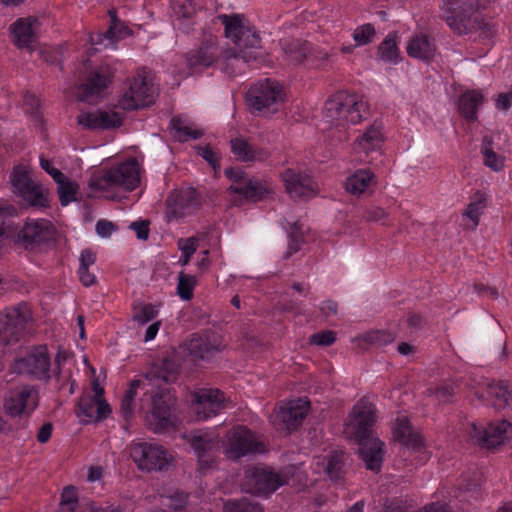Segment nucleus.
Wrapping results in <instances>:
<instances>
[{
	"instance_id": "obj_1",
	"label": "nucleus",
	"mask_w": 512,
	"mask_h": 512,
	"mask_svg": "<svg viewBox=\"0 0 512 512\" xmlns=\"http://www.w3.org/2000/svg\"><path fill=\"white\" fill-rule=\"evenodd\" d=\"M219 20L224 25L225 36L234 46L222 50L216 37L210 36L205 39L198 48L186 55L187 66L193 72L220 64L222 69L234 74L241 72L244 65L262 60L261 38L244 23L243 16L220 15Z\"/></svg>"
},
{
	"instance_id": "obj_2",
	"label": "nucleus",
	"mask_w": 512,
	"mask_h": 512,
	"mask_svg": "<svg viewBox=\"0 0 512 512\" xmlns=\"http://www.w3.org/2000/svg\"><path fill=\"white\" fill-rule=\"evenodd\" d=\"M180 363L177 355L165 358L161 364L154 365L141 378L130 383L125 392L120 406V412L124 419L128 420L133 415V401L137 390L143 391L140 399V408L149 407L150 413L146 416L147 426L155 433H163L176 426L175 415L176 398L170 390L161 386L160 382L173 383L177 380Z\"/></svg>"
},
{
	"instance_id": "obj_3",
	"label": "nucleus",
	"mask_w": 512,
	"mask_h": 512,
	"mask_svg": "<svg viewBox=\"0 0 512 512\" xmlns=\"http://www.w3.org/2000/svg\"><path fill=\"white\" fill-rule=\"evenodd\" d=\"M375 421V406L364 397L354 405L345 424V431L357 441L358 453L365 467L379 472L383 462L384 442L373 436Z\"/></svg>"
},
{
	"instance_id": "obj_4",
	"label": "nucleus",
	"mask_w": 512,
	"mask_h": 512,
	"mask_svg": "<svg viewBox=\"0 0 512 512\" xmlns=\"http://www.w3.org/2000/svg\"><path fill=\"white\" fill-rule=\"evenodd\" d=\"M15 212L12 205L0 206V240L10 239L28 249L53 239L54 227L51 222L45 219L30 220L18 229L12 219Z\"/></svg>"
},
{
	"instance_id": "obj_5",
	"label": "nucleus",
	"mask_w": 512,
	"mask_h": 512,
	"mask_svg": "<svg viewBox=\"0 0 512 512\" xmlns=\"http://www.w3.org/2000/svg\"><path fill=\"white\" fill-rule=\"evenodd\" d=\"M443 18L458 35L480 30V36L489 39L493 36L489 23L475 14L479 0H442Z\"/></svg>"
},
{
	"instance_id": "obj_6",
	"label": "nucleus",
	"mask_w": 512,
	"mask_h": 512,
	"mask_svg": "<svg viewBox=\"0 0 512 512\" xmlns=\"http://www.w3.org/2000/svg\"><path fill=\"white\" fill-rule=\"evenodd\" d=\"M33 328L27 303L20 302L0 312V347H11L25 340Z\"/></svg>"
},
{
	"instance_id": "obj_7",
	"label": "nucleus",
	"mask_w": 512,
	"mask_h": 512,
	"mask_svg": "<svg viewBox=\"0 0 512 512\" xmlns=\"http://www.w3.org/2000/svg\"><path fill=\"white\" fill-rule=\"evenodd\" d=\"M365 107L356 95L339 91L326 100L324 118L330 125L344 128L349 123H359L364 117Z\"/></svg>"
},
{
	"instance_id": "obj_8",
	"label": "nucleus",
	"mask_w": 512,
	"mask_h": 512,
	"mask_svg": "<svg viewBox=\"0 0 512 512\" xmlns=\"http://www.w3.org/2000/svg\"><path fill=\"white\" fill-rule=\"evenodd\" d=\"M13 192L29 207L45 209L49 207V190L33 179L28 167L17 165L10 176Z\"/></svg>"
},
{
	"instance_id": "obj_9",
	"label": "nucleus",
	"mask_w": 512,
	"mask_h": 512,
	"mask_svg": "<svg viewBox=\"0 0 512 512\" xmlns=\"http://www.w3.org/2000/svg\"><path fill=\"white\" fill-rule=\"evenodd\" d=\"M284 101L282 86L274 80L264 79L253 84L246 94V102L253 113L270 116Z\"/></svg>"
},
{
	"instance_id": "obj_10",
	"label": "nucleus",
	"mask_w": 512,
	"mask_h": 512,
	"mask_svg": "<svg viewBox=\"0 0 512 512\" xmlns=\"http://www.w3.org/2000/svg\"><path fill=\"white\" fill-rule=\"evenodd\" d=\"M140 183L139 166L136 159H130L102 174L94 175L89 180L90 188L106 190L112 187H122L125 190H134Z\"/></svg>"
},
{
	"instance_id": "obj_11",
	"label": "nucleus",
	"mask_w": 512,
	"mask_h": 512,
	"mask_svg": "<svg viewBox=\"0 0 512 512\" xmlns=\"http://www.w3.org/2000/svg\"><path fill=\"white\" fill-rule=\"evenodd\" d=\"M156 94L150 72L142 69L133 77L129 91L119 100V106L123 110L147 107L155 102Z\"/></svg>"
},
{
	"instance_id": "obj_12",
	"label": "nucleus",
	"mask_w": 512,
	"mask_h": 512,
	"mask_svg": "<svg viewBox=\"0 0 512 512\" xmlns=\"http://www.w3.org/2000/svg\"><path fill=\"white\" fill-rule=\"evenodd\" d=\"M285 484V479L269 468L249 467L245 470L242 490L258 496H267Z\"/></svg>"
},
{
	"instance_id": "obj_13",
	"label": "nucleus",
	"mask_w": 512,
	"mask_h": 512,
	"mask_svg": "<svg viewBox=\"0 0 512 512\" xmlns=\"http://www.w3.org/2000/svg\"><path fill=\"white\" fill-rule=\"evenodd\" d=\"M130 457L142 471H162L170 463L168 452L160 445L147 442L133 443L129 447Z\"/></svg>"
},
{
	"instance_id": "obj_14",
	"label": "nucleus",
	"mask_w": 512,
	"mask_h": 512,
	"mask_svg": "<svg viewBox=\"0 0 512 512\" xmlns=\"http://www.w3.org/2000/svg\"><path fill=\"white\" fill-rule=\"evenodd\" d=\"M11 370L38 380L50 379V357L46 346L32 347L24 357L16 358Z\"/></svg>"
},
{
	"instance_id": "obj_15",
	"label": "nucleus",
	"mask_w": 512,
	"mask_h": 512,
	"mask_svg": "<svg viewBox=\"0 0 512 512\" xmlns=\"http://www.w3.org/2000/svg\"><path fill=\"white\" fill-rule=\"evenodd\" d=\"M227 444V454L233 459L264 451L263 443L244 426L234 427L227 433Z\"/></svg>"
},
{
	"instance_id": "obj_16",
	"label": "nucleus",
	"mask_w": 512,
	"mask_h": 512,
	"mask_svg": "<svg viewBox=\"0 0 512 512\" xmlns=\"http://www.w3.org/2000/svg\"><path fill=\"white\" fill-rule=\"evenodd\" d=\"M38 391L33 386H19L11 390L5 398L4 408L12 417L30 415L38 406Z\"/></svg>"
},
{
	"instance_id": "obj_17",
	"label": "nucleus",
	"mask_w": 512,
	"mask_h": 512,
	"mask_svg": "<svg viewBox=\"0 0 512 512\" xmlns=\"http://www.w3.org/2000/svg\"><path fill=\"white\" fill-rule=\"evenodd\" d=\"M227 406L225 394L219 389H203L193 398V411L198 421L216 416Z\"/></svg>"
},
{
	"instance_id": "obj_18",
	"label": "nucleus",
	"mask_w": 512,
	"mask_h": 512,
	"mask_svg": "<svg viewBox=\"0 0 512 512\" xmlns=\"http://www.w3.org/2000/svg\"><path fill=\"white\" fill-rule=\"evenodd\" d=\"M225 348L223 339L220 335L213 332H204L193 334L191 339L184 345V350L188 351L196 359L210 360L216 354L222 352Z\"/></svg>"
},
{
	"instance_id": "obj_19",
	"label": "nucleus",
	"mask_w": 512,
	"mask_h": 512,
	"mask_svg": "<svg viewBox=\"0 0 512 512\" xmlns=\"http://www.w3.org/2000/svg\"><path fill=\"white\" fill-rule=\"evenodd\" d=\"M200 204L196 189L174 191L166 199V216L169 220L185 217L197 210Z\"/></svg>"
},
{
	"instance_id": "obj_20",
	"label": "nucleus",
	"mask_w": 512,
	"mask_h": 512,
	"mask_svg": "<svg viewBox=\"0 0 512 512\" xmlns=\"http://www.w3.org/2000/svg\"><path fill=\"white\" fill-rule=\"evenodd\" d=\"M308 402L299 398L290 401L272 416V422L278 430L291 432L296 430L308 414Z\"/></svg>"
},
{
	"instance_id": "obj_21",
	"label": "nucleus",
	"mask_w": 512,
	"mask_h": 512,
	"mask_svg": "<svg viewBox=\"0 0 512 512\" xmlns=\"http://www.w3.org/2000/svg\"><path fill=\"white\" fill-rule=\"evenodd\" d=\"M202 468H208L214 459L215 452L219 449L218 436L209 432L193 431L184 435Z\"/></svg>"
},
{
	"instance_id": "obj_22",
	"label": "nucleus",
	"mask_w": 512,
	"mask_h": 512,
	"mask_svg": "<svg viewBox=\"0 0 512 512\" xmlns=\"http://www.w3.org/2000/svg\"><path fill=\"white\" fill-rule=\"evenodd\" d=\"M286 191L293 199L308 200L317 194L316 182L307 174L294 169H286L282 173Z\"/></svg>"
},
{
	"instance_id": "obj_23",
	"label": "nucleus",
	"mask_w": 512,
	"mask_h": 512,
	"mask_svg": "<svg viewBox=\"0 0 512 512\" xmlns=\"http://www.w3.org/2000/svg\"><path fill=\"white\" fill-rule=\"evenodd\" d=\"M472 429V437L487 448L498 446L512 437V423L505 419L490 422L484 430L478 429L473 424Z\"/></svg>"
},
{
	"instance_id": "obj_24",
	"label": "nucleus",
	"mask_w": 512,
	"mask_h": 512,
	"mask_svg": "<svg viewBox=\"0 0 512 512\" xmlns=\"http://www.w3.org/2000/svg\"><path fill=\"white\" fill-rule=\"evenodd\" d=\"M483 391L476 393L479 398H486L494 409L500 411L506 408L512 401V382L506 380L484 379L481 383Z\"/></svg>"
},
{
	"instance_id": "obj_25",
	"label": "nucleus",
	"mask_w": 512,
	"mask_h": 512,
	"mask_svg": "<svg viewBox=\"0 0 512 512\" xmlns=\"http://www.w3.org/2000/svg\"><path fill=\"white\" fill-rule=\"evenodd\" d=\"M111 71L108 66L91 70L86 81L79 85V100L91 103L107 88L110 83Z\"/></svg>"
},
{
	"instance_id": "obj_26",
	"label": "nucleus",
	"mask_w": 512,
	"mask_h": 512,
	"mask_svg": "<svg viewBox=\"0 0 512 512\" xmlns=\"http://www.w3.org/2000/svg\"><path fill=\"white\" fill-rule=\"evenodd\" d=\"M122 121V116L115 111L83 112L77 117L78 124L89 130L117 128L122 125Z\"/></svg>"
},
{
	"instance_id": "obj_27",
	"label": "nucleus",
	"mask_w": 512,
	"mask_h": 512,
	"mask_svg": "<svg viewBox=\"0 0 512 512\" xmlns=\"http://www.w3.org/2000/svg\"><path fill=\"white\" fill-rule=\"evenodd\" d=\"M75 412L83 423L98 422L109 416L111 407L88 394L79 399Z\"/></svg>"
},
{
	"instance_id": "obj_28",
	"label": "nucleus",
	"mask_w": 512,
	"mask_h": 512,
	"mask_svg": "<svg viewBox=\"0 0 512 512\" xmlns=\"http://www.w3.org/2000/svg\"><path fill=\"white\" fill-rule=\"evenodd\" d=\"M283 51L287 60L293 65H299L303 63L308 55L321 60H326L328 58L327 53L313 50L307 41L300 39H292L286 41L283 45Z\"/></svg>"
},
{
	"instance_id": "obj_29",
	"label": "nucleus",
	"mask_w": 512,
	"mask_h": 512,
	"mask_svg": "<svg viewBox=\"0 0 512 512\" xmlns=\"http://www.w3.org/2000/svg\"><path fill=\"white\" fill-rule=\"evenodd\" d=\"M38 23L34 18H20L11 26L14 42L19 48L31 49L36 42L35 25Z\"/></svg>"
},
{
	"instance_id": "obj_30",
	"label": "nucleus",
	"mask_w": 512,
	"mask_h": 512,
	"mask_svg": "<svg viewBox=\"0 0 512 512\" xmlns=\"http://www.w3.org/2000/svg\"><path fill=\"white\" fill-rule=\"evenodd\" d=\"M394 437L408 449H412L415 452H421L423 450L422 436L413 430L410 422L406 418L397 419Z\"/></svg>"
},
{
	"instance_id": "obj_31",
	"label": "nucleus",
	"mask_w": 512,
	"mask_h": 512,
	"mask_svg": "<svg viewBox=\"0 0 512 512\" xmlns=\"http://www.w3.org/2000/svg\"><path fill=\"white\" fill-rule=\"evenodd\" d=\"M231 151L234 156L243 162H253L267 158V152L254 147L243 137H236L230 140Z\"/></svg>"
},
{
	"instance_id": "obj_32",
	"label": "nucleus",
	"mask_w": 512,
	"mask_h": 512,
	"mask_svg": "<svg viewBox=\"0 0 512 512\" xmlns=\"http://www.w3.org/2000/svg\"><path fill=\"white\" fill-rule=\"evenodd\" d=\"M229 191L244 196L246 200L257 202L262 200L270 190L264 184L254 177L240 184H232Z\"/></svg>"
},
{
	"instance_id": "obj_33",
	"label": "nucleus",
	"mask_w": 512,
	"mask_h": 512,
	"mask_svg": "<svg viewBox=\"0 0 512 512\" xmlns=\"http://www.w3.org/2000/svg\"><path fill=\"white\" fill-rule=\"evenodd\" d=\"M383 142L381 127L377 123L371 125L355 143L354 150L357 153H365L378 150Z\"/></svg>"
},
{
	"instance_id": "obj_34",
	"label": "nucleus",
	"mask_w": 512,
	"mask_h": 512,
	"mask_svg": "<svg viewBox=\"0 0 512 512\" xmlns=\"http://www.w3.org/2000/svg\"><path fill=\"white\" fill-rule=\"evenodd\" d=\"M407 53L410 57L429 61L435 54V46L430 39L423 34L414 36L407 45Z\"/></svg>"
},
{
	"instance_id": "obj_35",
	"label": "nucleus",
	"mask_w": 512,
	"mask_h": 512,
	"mask_svg": "<svg viewBox=\"0 0 512 512\" xmlns=\"http://www.w3.org/2000/svg\"><path fill=\"white\" fill-rule=\"evenodd\" d=\"M482 103L483 95L480 92L468 91L459 98L458 109L468 121H474L477 118V109Z\"/></svg>"
},
{
	"instance_id": "obj_36",
	"label": "nucleus",
	"mask_w": 512,
	"mask_h": 512,
	"mask_svg": "<svg viewBox=\"0 0 512 512\" xmlns=\"http://www.w3.org/2000/svg\"><path fill=\"white\" fill-rule=\"evenodd\" d=\"M374 180V175L369 170H358L347 178L345 189L353 195L362 194Z\"/></svg>"
},
{
	"instance_id": "obj_37",
	"label": "nucleus",
	"mask_w": 512,
	"mask_h": 512,
	"mask_svg": "<svg viewBox=\"0 0 512 512\" xmlns=\"http://www.w3.org/2000/svg\"><path fill=\"white\" fill-rule=\"evenodd\" d=\"M109 15L111 17V26L105 33H98L94 36L90 37V41L92 45H99L103 42L104 39L108 40L109 43L113 44L118 39L122 37V34L127 31V27L121 25L120 21L116 16L115 10H109Z\"/></svg>"
},
{
	"instance_id": "obj_38",
	"label": "nucleus",
	"mask_w": 512,
	"mask_h": 512,
	"mask_svg": "<svg viewBox=\"0 0 512 512\" xmlns=\"http://www.w3.org/2000/svg\"><path fill=\"white\" fill-rule=\"evenodd\" d=\"M394 340V334L386 330L370 331L355 339L363 349H367L369 346L382 347Z\"/></svg>"
},
{
	"instance_id": "obj_39",
	"label": "nucleus",
	"mask_w": 512,
	"mask_h": 512,
	"mask_svg": "<svg viewBox=\"0 0 512 512\" xmlns=\"http://www.w3.org/2000/svg\"><path fill=\"white\" fill-rule=\"evenodd\" d=\"M484 165L494 171H500L504 167V158L493 149V140L490 136H484L481 144Z\"/></svg>"
},
{
	"instance_id": "obj_40",
	"label": "nucleus",
	"mask_w": 512,
	"mask_h": 512,
	"mask_svg": "<svg viewBox=\"0 0 512 512\" xmlns=\"http://www.w3.org/2000/svg\"><path fill=\"white\" fill-rule=\"evenodd\" d=\"M325 472L332 481L343 478L345 473V455L341 451H332L326 458Z\"/></svg>"
},
{
	"instance_id": "obj_41",
	"label": "nucleus",
	"mask_w": 512,
	"mask_h": 512,
	"mask_svg": "<svg viewBox=\"0 0 512 512\" xmlns=\"http://www.w3.org/2000/svg\"><path fill=\"white\" fill-rule=\"evenodd\" d=\"M487 198L485 193L477 191L471 198L470 203L467 206L466 211L463 213L464 216L470 218L473 222V228L479 224V218L486 207Z\"/></svg>"
},
{
	"instance_id": "obj_42",
	"label": "nucleus",
	"mask_w": 512,
	"mask_h": 512,
	"mask_svg": "<svg viewBox=\"0 0 512 512\" xmlns=\"http://www.w3.org/2000/svg\"><path fill=\"white\" fill-rule=\"evenodd\" d=\"M197 284L195 276L181 271L178 274L177 294L182 300L188 301L193 298V291Z\"/></svg>"
},
{
	"instance_id": "obj_43",
	"label": "nucleus",
	"mask_w": 512,
	"mask_h": 512,
	"mask_svg": "<svg viewBox=\"0 0 512 512\" xmlns=\"http://www.w3.org/2000/svg\"><path fill=\"white\" fill-rule=\"evenodd\" d=\"M58 187L59 201L62 206L68 205L70 202L76 200L75 195L78 190V185L74 181H70L65 176L61 182H56Z\"/></svg>"
},
{
	"instance_id": "obj_44",
	"label": "nucleus",
	"mask_w": 512,
	"mask_h": 512,
	"mask_svg": "<svg viewBox=\"0 0 512 512\" xmlns=\"http://www.w3.org/2000/svg\"><path fill=\"white\" fill-rule=\"evenodd\" d=\"M426 395L438 403H450L454 395V389L448 384H440L435 387H429Z\"/></svg>"
},
{
	"instance_id": "obj_45",
	"label": "nucleus",
	"mask_w": 512,
	"mask_h": 512,
	"mask_svg": "<svg viewBox=\"0 0 512 512\" xmlns=\"http://www.w3.org/2000/svg\"><path fill=\"white\" fill-rule=\"evenodd\" d=\"M172 7L178 18L189 19L196 14L199 4L195 0H174Z\"/></svg>"
},
{
	"instance_id": "obj_46",
	"label": "nucleus",
	"mask_w": 512,
	"mask_h": 512,
	"mask_svg": "<svg viewBox=\"0 0 512 512\" xmlns=\"http://www.w3.org/2000/svg\"><path fill=\"white\" fill-rule=\"evenodd\" d=\"M225 512H263L262 506L246 498L225 504Z\"/></svg>"
},
{
	"instance_id": "obj_47",
	"label": "nucleus",
	"mask_w": 512,
	"mask_h": 512,
	"mask_svg": "<svg viewBox=\"0 0 512 512\" xmlns=\"http://www.w3.org/2000/svg\"><path fill=\"white\" fill-rule=\"evenodd\" d=\"M378 52L384 61H396L398 57V48L395 39L388 35L379 45Z\"/></svg>"
},
{
	"instance_id": "obj_48",
	"label": "nucleus",
	"mask_w": 512,
	"mask_h": 512,
	"mask_svg": "<svg viewBox=\"0 0 512 512\" xmlns=\"http://www.w3.org/2000/svg\"><path fill=\"white\" fill-rule=\"evenodd\" d=\"M133 320L139 325H145L157 316V310L151 304L134 306Z\"/></svg>"
},
{
	"instance_id": "obj_49",
	"label": "nucleus",
	"mask_w": 512,
	"mask_h": 512,
	"mask_svg": "<svg viewBox=\"0 0 512 512\" xmlns=\"http://www.w3.org/2000/svg\"><path fill=\"white\" fill-rule=\"evenodd\" d=\"M376 34L372 24H364L357 27L353 33V39L357 45H366L370 43Z\"/></svg>"
},
{
	"instance_id": "obj_50",
	"label": "nucleus",
	"mask_w": 512,
	"mask_h": 512,
	"mask_svg": "<svg viewBox=\"0 0 512 512\" xmlns=\"http://www.w3.org/2000/svg\"><path fill=\"white\" fill-rule=\"evenodd\" d=\"M178 247L183 254L179 262L185 266L190 262L191 256L195 253L197 249V240L193 237L187 239H180L178 241Z\"/></svg>"
},
{
	"instance_id": "obj_51",
	"label": "nucleus",
	"mask_w": 512,
	"mask_h": 512,
	"mask_svg": "<svg viewBox=\"0 0 512 512\" xmlns=\"http://www.w3.org/2000/svg\"><path fill=\"white\" fill-rule=\"evenodd\" d=\"M289 244H288V251L285 255V258H289L293 253H296L300 250L301 244L303 243V234L299 229V226L297 223H294L291 227L290 233H289Z\"/></svg>"
},
{
	"instance_id": "obj_52",
	"label": "nucleus",
	"mask_w": 512,
	"mask_h": 512,
	"mask_svg": "<svg viewBox=\"0 0 512 512\" xmlns=\"http://www.w3.org/2000/svg\"><path fill=\"white\" fill-rule=\"evenodd\" d=\"M60 505L62 510L74 512L77 505V491L73 486H67L61 494Z\"/></svg>"
},
{
	"instance_id": "obj_53",
	"label": "nucleus",
	"mask_w": 512,
	"mask_h": 512,
	"mask_svg": "<svg viewBox=\"0 0 512 512\" xmlns=\"http://www.w3.org/2000/svg\"><path fill=\"white\" fill-rule=\"evenodd\" d=\"M197 153L216 171L220 168V157L210 146L197 147Z\"/></svg>"
},
{
	"instance_id": "obj_54",
	"label": "nucleus",
	"mask_w": 512,
	"mask_h": 512,
	"mask_svg": "<svg viewBox=\"0 0 512 512\" xmlns=\"http://www.w3.org/2000/svg\"><path fill=\"white\" fill-rule=\"evenodd\" d=\"M335 340V333L333 331L327 330L311 335L309 338V343L319 346H329L333 344Z\"/></svg>"
},
{
	"instance_id": "obj_55",
	"label": "nucleus",
	"mask_w": 512,
	"mask_h": 512,
	"mask_svg": "<svg viewBox=\"0 0 512 512\" xmlns=\"http://www.w3.org/2000/svg\"><path fill=\"white\" fill-rule=\"evenodd\" d=\"M129 228L136 232L137 238L140 240H147L149 237V221H135L129 225Z\"/></svg>"
},
{
	"instance_id": "obj_56",
	"label": "nucleus",
	"mask_w": 512,
	"mask_h": 512,
	"mask_svg": "<svg viewBox=\"0 0 512 512\" xmlns=\"http://www.w3.org/2000/svg\"><path fill=\"white\" fill-rule=\"evenodd\" d=\"M40 166L53 178L55 182H61L62 179H65V175L57 168H54L48 159L40 157Z\"/></svg>"
},
{
	"instance_id": "obj_57",
	"label": "nucleus",
	"mask_w": 512,
	"mask_h": 512,
	"mask_svg": "<svg viewBox=\"0 0 512 512\" xmlns=\"http://www.w3.org/2000/svg\"><path fill=\"white\" fill-rule=\"evenodd\" d=\"M203 135V132L201 130H198V129H192L191 127H189L188 125H186L182 130L181 132H179L177 135H175V137L181 141V142H185V141H188L189 139H199L201 138Z\"/></svg>"
},
{
	"instance_id": "obj_58",
	"label": "nucleus",
	"mask_w": 512,
	"mask_h": 512,
	"mask_svg": "<svg viewBox=\"0 0 512 512\" xmlns=\"http://www.w3.org/2000/svg\"><path fill=\"white\" fill-rule=\"evenodd\" d=\"M386 216H387V213L385 212L384 209H382L380 207L369 208L363 214V218L366 221H370V222H379V221L383 220L384 218H386Z\"/></svg>"
},
{
	"instance_id": "obj_59",
	"label": "nucleus",
	"mask_w": 512,
	"mask_h": 512,
	"mask_svg": "<svg viewBox=\"0 0 512 512\" xmlns=\"http://www.w3.org/2000/svg\"><path fill=\"white\" fill-rule=\"evenodd\" d=\"M225 175L229 180L233 181L234 184L244 183V181L249 179L246 173L239 168H228L225 170Z\"/></svg>"
},
{
	"instance_id": "obj_60",
	"label": "nucleus",
	"mask_w": 512,
	"mask_h": 512,
	"mask_svg": "<svg viewBox=\"0 0 512 512\" xmlns=\"http://www.w3.org/2000/svg\"><path fill=\"white\" fill-rule=\"evenodd\" d=\"M96 232L99 236L101 237H109L111 235V233L116 230V226L110 222V221H107V220H99L97 223H96Z\"/></svg>"
},
{
	"instance_id": "obj_61",
	"label": "nucleus",
	"mask_w": 512,
	"mask_h": 512,
	"mask_svg": "<svg viewBox=\"0 0 512 512\" xmlns=\"http://www.w3.org/2000/svg\"><path fill=\"white\" fill-rule=\"evenodd\" d=\"M96 261V254L90 249H85L82 251L80 256V267L79 268H89L90 265L94 264Z\"/></svg>"
},
{
	"instance_id": "obj_62",
	"label": "nucleus",
	"mask_w": 512,
	"mask_h": 512,
	"mask_svg": "<svg viewBox=\"0 0 512 512\" xmlns=\"http://www.w3.org/2000/svg\"><path fill=\"white\" fill-rule=\"evenodd\" d=\"M52 430L53 426L51 423L43 424L37 433V440L40 443H46L51 437Z\"/></svg>"
},
{
	"instance_id": "obj_63",
	"label": "nucleus",
	"mask_w": 512,
	"mask_h": 512,
	"mask_svg": "<svg viewBox=\"0 0 512 512\" xmlns=\"http://www.w3.org/2000/svg\"><path fill=\"white\" fill-rule=\"evenodd\" d=\"M78 273L79 279L83 285L91 286L96 282L95 275L90 273L88 268H79Z\"/></svg>"
},
{
	"instance_id": "obj_64",
	"label": "nucleus",
	"mask_w": 512,
	"mask_h": 512,
	"mask_svg": "<svg viewBox=\"0 0 512 512\" xmlns=\"http://www.w3.org/2000/svg\"><path fill=\"white\" fill-rule=\"evenodd\" d=\"M512 103V91L508 93H500L496 102L498 109L507 110Z\"/></svg>"
}]
</instances>
